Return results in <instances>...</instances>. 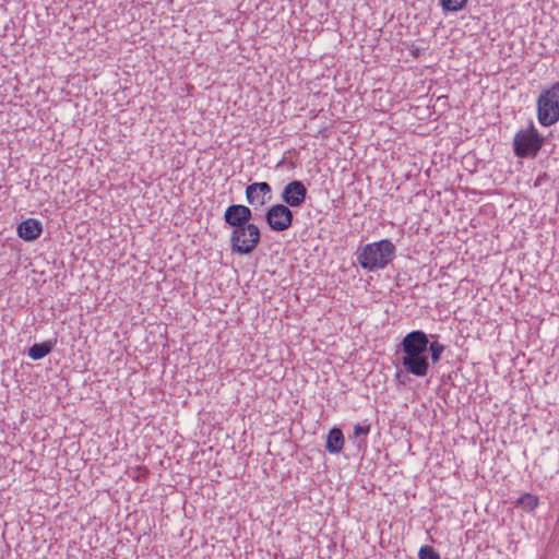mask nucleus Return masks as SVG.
Listing matches in <instances>:
<instances>
[{
	"mask_svg": "<svg viewBox=\"0 0 559 559\" xmlns=\"http://www.w3.org/2000/svg\"><path fill=\"white\" fill-rule=\"evenodd\" d=\"M294 214L292 210L284 204H273L265 213V222L273 231H285L293 225Z\"/></svg>",
	"mask_w": 559,
	"mask_h": 559,
	"instance_id": "5",
	"label": "nucleus"
},
{
	"mask_svg": "<svg viewBox=\"0 0 559 559\" xmlns=\"http://www.w3.org/2000/svg\"><path fill=\"white\" fill-rule=\"evenodd\" d=\"M252 212L250 207L242 204L229 205L224 213V221L234 228L251 224Z\"/></svg>",
	"mask_w": 559,
	"mask_h": 559,
	"instance_id": "9",
	"label": "nucleus"
},
{
	"mask_svg": "<svg viewBox=\"0 0 559 559\" xmlns=\"http://www.w3.org/2000/svg\"><path fill=\"white\" fill-rule=\"evenodd\" d=\"M544 143V138L538 133L534 123L531 121L525 130L516 132L513 145L514 153L519 157L536 156Z\"/></svg>",
	"mask_w": 559,
	"mask_h": 559,
	"instance_id": "4",
	"label": "nucleus"
},
{
	"mask_svg": "<svg viewBox=\"0 0 559 559\" xmlns=\"http://www.w3.org/2000/svg\"><path fill=\"white\" fill-rule=\"evenodd\" d=\"M369 432H370V426L369 425L357 424V425L354 426V436L355 437H360V436L366 437Z\"/></svg>",
	"mask_w": 559,
	"mask_h": 559,
	"instance_id": "18",
	"label": "nucleus"
},
{
	"mask_svg": "<svg viewBox=\"0 0 559 559\" xmlns=\"http://www.w3.org/2000/svg\"><path fill=\"white\" fill-rule=\"evenodd\" d=\"M418 559H441L432 546L424 545L418 551Z\"/></svg>",
	"mask_w": 559,
	"mask_h": 559,
	"instance_id": "16",
	"label": "nucleus"
},
{
	"mask_svg": "<svg viewBox=\"0 0 559 559\" xmlns=\"http://www.w3.org/2000/svg\"><path fill=\"white\" fill-rule=\"evenodd\" d=\"M247 202L254 209L265 205L272 199V189L267 182H253L246 188Z\"/></svg>",
	"mask_w": 559,
	"mask_h": 559,
	"instance_id": "7",
	"label": "nucleus"
},
{
	"mask_svg": "<svg viewBox=\"0 0 559 559\" xmlns=\"http://www.w3.org/2000/svg\"><path fill=\"white\" fill-rule=\"evenodd\" d=\"M394 253V245L390 240L383 239L362 247L357 260L362 269L373 271L388 265L392 261Z\"/></svg>",
	"mask_w": 559,
	"mask_h": 559,
	"instance_id": "1",
	"label": "nucleus"
},
{
	"mask_svg": "<svg viewBox=\"0 0 559 559\" xmlns=\"http://www.w3.org/2000/svg\"><path fill=\"white\" fill-rule=\"evenodd\" d=\"M428 348L431 354V360L433 364L440 360L442 353L444 352V345L439 342L429 343Z\"/></svg>",
	"mask_w": 559,
	"mask_h": 559,
	"instance_id": "15",
	"label": "nucleus"
},
{
	"mask_svg": "<svg viewBox=\"0 0 559 559\" xmlns=\"http://www.w3.org/2000/svg\"><path fill=\"white\" fill-rule=\"evenodd\" d=\"M307 198V188L299 181L294 180L288 182L282 192V200L288 207H299L304 204Z\"/></svg>",
	"mask_w": 559,
	"mask_h": 559,
	"instance_id": "8",
	"label": "nucleus"
},
{
	"mask_svg": "<svg viewBox=\"0 0 559 559\" xmlns=\"http://www.w3.org/2000/svg\"><path fill=\"white\" fill-rule=\"evenodd\" d=\"M467 0H441V5L447 11H459L464 8Z\"/></svg>",
	"mask_w": 559,
	"mask_h": 559,
	"instance_id": "17",
	"label": "nucleus"
},
{
	"mask_svg": "<svg viewBox=\"0 0 559 559\" xmlns=\"http://www.w3.org/2000/svg\"><path fill=\"white\" fill-rule=\"evenodd\" d=\"M344 435L340 428L333 427L330 429L326 441L325 449L330 454H337L344 448Z\"/></svg>",
	"mask_w": 559,
	"mask_h": 559,
	"instance_id": "12",
	"label": "nucleus"
},
{
	"mask_svg": "<svg viewBox=\"0 0 559 559\" xmlns=\"http://www.w3.org/2000/svg\"><path fill=\"white\" fill-rule=\"evenodd\" d=\"M16 233L23 240L34 241L41 235L43 226L39 221L27 218L17 225Z\"/></svg>",
	"mask_w": 559,
	"mask_h": 559,
	"instance_id": "11",
	"label": "nucleus"
},
{
	"mask_svg": "<svg viewBox=\"0 0 559 559\" xmlns=\"http://www.w3.org/2000/svg\"><path fill=\"white\" fill-rule=\"evenodd\" d=\"M518 506L525 511H532L538 506V498L531 493H524L518 499Z\"/></svg>",
	"mask_w": 559,
	"mask_h": 559,
	"instance_id": "14",
	"label": "nucleus"
},
{
	"mask_svg": "<svg viewBox=\"0 0 559 559\" xmlns=\"http://www.w3.org/2000/svg\"><path fill=\"white\" fill-rule=\"evenodd\" d=\"M429 340L423 331H412L402 341L403 352L408 356L423 355L428 348Z\"/></svg>",
	"mask_w": 559,
	"mask_h": 559,
	"instance_id": "6",
	"label": "nucleus"
},
{
	"mask_svg": "<svg viewBox=\"0 0 559 559\" xmlns=\"http://www.w3.org/2000/svg\"><path fill=\"white\" fill-rule=\"evenodd\" d=\"M402 365L407 372L416 377H426L429 371V361L425 355H406L402 358Z\"/></svg>",
	"mask_w": 559,
	"mask_h": 559,
	"instance_id": "10",
	"label": "nucleus"
},
{
	"mask_svg": "<svg viewBox=\"0 0 559 559\" xmlns=\"http://www.w3.org/2000/svg\"><path fill=\"white\" fill-rule=\"evenodd\" d=\"M55 345V342L47 341L43 343L34 344L28 349V356L34 360H39L50 354Z\"/></svg>",
	"mask_w": 559,
	"mask_h": 559,
	"instance_id": "13",
	"label": "nucleus"
},
{
	"mask_svg": "<svg viewBox=\"0 0 559 559\" xmlns=\"http://www.w3.org/2000/svg\"><path fill=\"white\" fill-rule=\"evenodd\" d=\"M260 239V228L253 223L234 228L229 239L230 250L239 255H248L257 249Z\"/></svg>",
	"mask_w": 559,
	"mask_h": 559,
	"instance_id": "2",
	"label": "nucleus"
},
{
	"mask_svg": "<svg viewBox=\"0 0 559 559\" xmlns=\"http://www.w3.org/2000/svg\"><path fill=\"white\" fill-rule=\"evenodd\" d=\"M537 119L544 127L552 126L559 120V82L540 93L537 99Z\"/></svg>",
	"mask_w": 559,
	"mask_h": 559,
	"instance_id": "3",
	"label": "nucleus"
}]
</instances>
